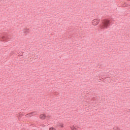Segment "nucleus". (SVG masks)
<instances>
[{
  "instance_id": "f257e3e1",
  "label": "nucleus",
  "mask_w": 130,
  "mask_h": 130,
  "mask_svg": "<svg viewBox=\"0 0 130 130\" xmlns=\"http://www.w3.org/2000/svg\"><path fill=\"white\" fill-rule=\"evenodd\" d=\"M114 24V21L111 19H105L102 20L101 21V24L99 25V27L100 29H107L109 28V26Z\"/></svg>"
},
{
  "instance_id": "f03ea898",
  "label": "nucleus",
  "mask_w": 130,
  "mask_h": 130,
  "mask_svg": "<svg viewBox=\"0 0 130 130\" xmlns=\"http://www.w3.org/2000/svg\"><path fill=\"white\" fill-rule=\"evenodd\" d=\"M92 23L93 26H97V25H98L99 23H100V19H93L92 20Z\"/></svg>"
},
{
  "instance_id": "7ed1b4c3",
  "label": "nucleus",
  "mask_w": 130,
  "mask_h": 130,
  "mask_svg": "<svg viewBox=\"0 0 130 130\" xmlns=\"http://www.w3.org/2000/svg\"><path fill=\"white\" fill-rule=\"evenodd\" d=\"M40 118L42 120H44L46 118V116L44 114H42L40 115Z\"/></svg>"
},
{
  "instance_id": "20e7f679",
  "label": "nucleus",
  "mask_w": 130,
  "mask_h": 130,
  "mask_svg": "<svg viewBox=\"0 0 130 130\" xmlns=\"http://www.w3.org/2000/svg\"><path fill=\"white\" fill-rule=\"evenodd\" d=\"M29 28H25L23 30V33H24V34H28V33H29Z\"/></svg>"
},
{
  "instance_id": "39448f33",
  "label": "nucleus",
  "mask_w": 130,
  "mask_h": 130,
  "mask_svg": "<svg viewBox=\"0 0 130 130\" xmlns=\"http://www.w3.org/2000/svg\"><path fill=\"white\" fill-rule=\"evenodd\" d=\"M33 113H34V112H31L29 114H27L25 115V116H26V117H31L33 114Z\"/></svg>"
},
{
  "instance_id": "423d86ee",
  "label": "nucleus",
  "mask_w": 130,
  "mask_h": 130,
  "mask_svg": "<svg viewBox=\"0 0 130 130\" xmlns=\"http://www.w3.org/2000/svg\"><path fill=\"white\" fill-rule=\"evenodd\" d=\"M58 126H60V127H63V124H61V123H59L58 124Z\"/></svg>"
},
{
  "instance_id": "0eeeda50",
  "label": "nucleus",
  "mask_w": 130,
  "mask_h": 130,
  "mask_svg": "<svg viewBox=\"0 0 130 130\" xmlns=\"http://www.w3.org/2000/svg\"><path fill=\"white\" fill-rule=\"evenodd\" d=\"M2 39H3V40H7V37H6V36H3V37H2Z\"/></svg>"
},
{
  "instance_id": "6e6552de",
  "label": "nucleus",
  "mask_w": 130,
  "mask_h": 130,
  "mask_svg": "<svg viewBox=\"0 0 130 130\" xmlns=\"http://www.w3.org/2000/svg\"><path fill=\"white\" fill-rule=\"evenodd\" d=\"M113 130H119V128H118L117 127H114L113 128Z\"/></svg>"
},
{
  "instance_id": "1a4fd4ad",
  "label": "nucleus",
  "mask_w": 130,
  "mask_h": 130,
  "mask_svg": "<svg viewBox=\"0 0 130 130\" xmlns=\"http://www.w3.org/2000/svg\"><path fill=\"white\" fill-rule=\"evenodd\" d=\"M71 129L72 130H77L76 128L75 127V126H73V127H71Z\"/></svg>"
},
{
  "instance_id": "9d476101",
  "label": "nucleus",
  "mask_w": 130,
  "mask_h": 130,
  "mask_svg": "<svg viewBox=\"0 0 130 130\" xmlns=\"http://www.w3.org/2000/svg\"><path fill=\"white\" fill-rule=\"evenodd\" d=\"M50 130H55V128H54V127H51L50 128Z\"/></svg>"
},
{
  "instance_id": "9b49d317",
  "label": "nucleus",
  "mask_w": 130,
  "mask_h": 130,
  "mask_svg": "<svg viewBox=\"0 0 130 130\" xmlns=\"http://www.w3.org/2000/svg\"><path fill=\"white\" fill-rule=\"evenodd\" d=\"M46 117H47V119H49V118H50V116H47Z\"/></svg>"
},
{
  "instance_id": "f8f14e48",
  "label": "nucleus",
  "mask_w": 130,
  "mask_h": 130,
  "mask_svg": "<svg viewBox=\"0 0 130 130\" xmlns=\"http://www.w3.org/2000/svg\"><path fill=\"white\" fill-rule=\"evenodd\" d=\"M125 7H127V5H126V3L125 4Z\"/></svg>"
},
{
  "instance_id": "ddd939ff",
  "label": "nucleus",
  "mask_w": 130,
  "mask_h": 130,
  "mask_svg": "<svg viewBox=\"0 0 130 130\" xmlns=\"http://www.w3.org/2000/svg\"><path fill=\"white\" fill-rule=\"evenodd\" d=\"M20 116H22V114H19Z\"/></svg>"
},
{
  "instance_id": "4468645a",
  "label": "nucleus",
  "mask_w": 130,
  "mask_h": 130,
  "mask_svg": "<svg viewBox=\"0 0 130 130\" xmlns=\"http://www.w3.org/2000/svg\"><path fill=\"white\" fill-rule=\"evenodd\" d=\"M21 55H23V53H21Z\"/></svg>"
}]
</instances>
